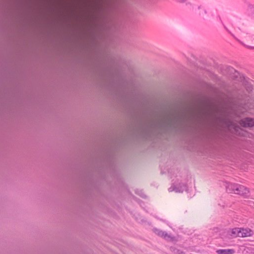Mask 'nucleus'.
<instances>
[{"mask_svg": "<svg viewBox=\"0 0 254 254\" xmlns=\"http://www.w3.org/2000/svg\"><path fill=\"white\" fill-rule=\"evenodd\" d=\"M228 189L231 192L242 195H247L249 193L248 188L238 184H230L228 186Z\"/></svg>", "mask_w": 254, "mask_h": 254, "instance_id": "2", "label": "nucleus"}, {"mask_svg": "<svg viewBox=\"0 0 254 254\" xmlns=\"http://www.w3.org/2000/svg\"><path fill=\"white\" fill-rule=\"evenodd\" d=\"M246 47L249 49H254V47L250 46H246Z\"/></svg>", "mask_w": 254, "mask_h": 254, "instance_id": "6", "label": "nucleus"}, {"mask_svg": "<svg viewBox=\"0 0 254 254\" xmlns=\"http://www.w3.org/2000/svg\"><path fill=\"white\" fill-rule=\"evenodd\" d=\"M218 254H234L235 251L234 249H221L218 250L216 251Z\"/></svg>", "mask_w": 254, "mask_h": 254, "instance_id": "4", "label": "nucleus"}, {"mask_svg": "<svg viewBox=\"0 0 254 254\" xmlns=\"http://www.w3.org/2000/svg\"><path fill=\"white\" fill-rule=\"evenodd\" d=\"M240 124L243 127H253L254 126V120L251 118H245L241 121Z\"/></svg>", "mask_w": 254, "mask_h": 254, "instance_id": "3", "label": "nucleus"}, {"mask_svg": "<svg viewBox=\"0 0 254 254\" xmlns=\"http://www.w3.org/2000/svg\"><path fill=\"white\" fill-rule=\"evenodd\" d=\"M159 235H161V236H166V234H165V235H164V233H163V232H161L160 233H159Z\"/></svg>", "mask_w": 254, "mask_h": 254, "instance_id": "7", "label": "nucleus"}, {"mask_svg": "<svg viewBox=\"0 0 254 254\" xmlns=\"http://www.w3.org/2000/svg\"><path fill=\"white\" fill-rule=\"evenodd\" d=\"M228 235L233 238L250 237L254 234V231L249 228H234L228 231Z\"/></svg>", "mask_w": 254, "mask_h": 254, "instance_id": "1", "label": "nucleus"}, {"mask_svg": "<svg viewBox=\"0 0 254 254\" xmlns=\"http://www.w3.org/2000/svg\"><path fill=\"white\" fill-rule=\"evenodd\" d=\"M228 127L230 130L232 129V128H234L235 130H236V129L235 128L234 125L233 123H231L230 125H228Z\"/></svg>", "mask_w": 254, "mask_h": 254, "instance_id": "5", "label": "nucleus"}]
</instances>
